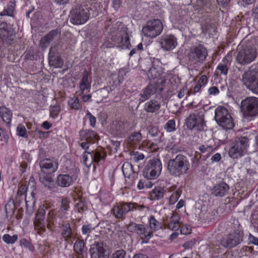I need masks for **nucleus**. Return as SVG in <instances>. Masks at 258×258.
Listing matches in <instances>:
<instances>
[{"instance_id":"f257e3e1","label":"nucleus","mask_w":258,"mask_h":258,"mask_svg":"<svg viewBox=\"0 0 258 258\" xmlns=\"http://www.w3.org/2000/svg\"><path fill=\"white\" fill-rule=\"evenodd\" d=\"M70 201L67 198L61 200L60 205L58 210L53 209L49 211L47 215V227L51 230L52 226L57 224H62L68 218V212L70 209Z\"/></svg>"},{"instance_id":"f03ea898","label":"nucleus","mask_w":258,"mask_h":258,"mask_svg":"<svg viewBox=\"0 0 258 258\" xmlns=\"http://www.w3.org/2000/svg\"><path fill=\"white\" fill-rule=\"evenodd\" d=\"M190 166L187 158L184 155L178 154L175 158L168 160L167 169L170 175L180 177L187 172Z\"/></svg>"},{"instance_id":"7ed1b4c3","label":"nucleus","mask_w":258,"mask_h":258,"mask_svg":"<svg viewBox=\"0 0 258 258\" xmlns=\"http://www.w3.org/2000/svg\"><path fill=\"white\" fill-rule=\"evenodd\" d=\"M130 44L129 37L124 31L118 30L111 32L105 39L104 45L107 48L114 46L127 48Z\"/></svg>"},{"instance_id":"20e7f679","label":"nucleus","mask_w":258,"mask_h":258,"mask_svg":"<svg viewBox=\"0 0 258 258\" xmlns=\"http://www.w3.org/2000/svg\"><path fill=\"white\" fill-rule=\"evenodd\" d=\"M145 208V206L139 205L136 203L121 202L113 206L111 213L116 218L122 220L129 212L136 210L142 211Z\"/></svg>"},{"instance_id":"39448f33","label":"nucleus","mask_w":258,"mask_h":258,"mask_svg":"<svg viewBox=\"0 0 258 258\" xmlns=\"http://www.w3.org/2000/svg\"><path fill=\"white\" fill-rule=\"evenodd\" d=\"M257 55V50L254 46L242 45L237 50L236 62L241 66H245L253 61L256 58Z\"/></svg>"},{"instance_id":"423d86ee","label":"nucleus","mask_w":258,"mask_h":258,"mask_svg":"<svg viewBox=\"0 0 258 258\" xmlns=\"http://www.w3.org/2000/svg\"><path fill=\"white\" fill-rule=\"evenodd\" d=\"M90 7L86 5L77 6L70 15V22L74 25H82L89 19Z\"/></svg>"},{"instance_id":"0eeeda50","label":"nucleus","mask_w":258,"mask_h":258,"mask_svg":"<svg viewBox=\"0 0 258 258\" xmlns=\"http://www.w3.org/2000/svg\"><path fill=\"white\" fill-rule=\"evenodd\" d=\"M249 145V139L247 137L236 138L229 150V156L233 159L243 156L247 153Z\"/></svg>"},{"instance_id":"6e6552de","label":"nucleus","mask_w":258,"mask_h":258,"mask_svg":"<svg viewBox=\"0 0 258 258\" xmlns=\"http://www.w3.org/2000/svg\"><path fill=\"white\" fill-rule=\"evenodd\" d=\"M240 111L245 118L258 115V98L247 97L240 103Z\"/></svg>"},{"instance_id":"1a4fd4ad","label":"nucleus","mask_w":258,"mask_h":258,"mask_svg":"<svg viewBox=\"0 0 258 258\" xmlns=\"http://www.w3.org/2000/svg\"><path fill=\"white\" fill-rule=\"evenodd\" d=\"M127 229L128 231L136 233L141 239V244L148 243L150 239L153 236L152 230L149 226L134 222L130 223Z\"/></svg>"},{"instance_id":"9d476101","label":"nucleus","mask_w":258,"mask_h":258,"mask_svg":"<svg viewBox=\"0 0 258 258\" xmlns=\"http://www.w3.org/2000/svg\"><path fill=\"white\" fill-rule=\"evenodd\" d=\"M241 80L243 84L249 88L254 93L258 95V69L251 66L244 72Z\"/></svg>"},{"instance_id":"9b49d317","label":"nucleus","mask_w":258,"mask_h":258,"mask_svg":"<svg viewBox=\"0 0 258 258\" xmlns=\"http://www.w3.org/2000/svg\"><path fill=\"white\" fill-rule=\"evenodd\" d=\"M215 119L217 123L226 130L232 129L234 123L228 110L224 107L218 106L215 111Z\"/></svg>"},{"instance_id":"f8f14e48","label":"nucleus","mask_w":258,"mask_h":258,"mask_svg":"<svg viewBox=\"0 0 258 258\" xmlns=\"http://www.w3.org/2000/svg\"><path fill=\"white\" fill-rule=\"evenodd\" d=\"M162 169L161 160L154 158L149 160L144 169V176L147 179H154L160 174Z\"/></svg>"},{"instance_id":"ddd939ff","label":"nucleus","mask_w":258,"mask_h":258,"mask_svg":"<svg viewBox=\"0 0 258 258\" xmlns=\"http://www.w3.org/2000/svg\"><path fill=\"white\" fill-rule=\"evenodd\" d=\"M163 29V24L159 19H153L143 26L142 32L145 37L153 38L159 35Z\"/></svg>"},{"instance_id":"4468645a","label":"nucleus","mask_w":258,"mask_h":258,"mask_svg":"<svg viewBox=\"0 0 258 258\" xmlns=\"http://www.w3.org/2000/svg\"><path fill=\"white\" fill-rule=\"evenodd\" d=\"M0 38L5 46H9L15 42L14 30L6 22L0 24Z\"/></svg>"},{"instance_id":"2eb2a0df","label":"nucleus","mask_w":258,"mask_h":258,"mask_svg":"<svg viewBox=\"0 0 258 258\" xmlns=\"http://www.w3.org/2000/svg\"><path fill=\"white\" fill-rule=\"evenodd\" d=\"M208 56L207 48L202 44L191 48L188 54L189 59L196 63H203Z\"/></svg>"},{"instance_id":"dca6fc26","label":"nucleus","mask_w":258,"mask_h":258,"mask_svg":"<svg viewBox=\"0 0 258 258\" xmlns=\"http://www.w3.org/2000/svg\"><path fill=\"white\" fill-rule=\"evenodd\" d=\"M106 245L103 242H95L91 244L90 253L91 258H108L109 252L105 249Z\"/></svg>"},{"instance_id":"f3484780","label":"nucleus","mask_w":258,"mask_h":258,"mask_svg":"<svg viewBox=\"0 0 258 258\" xmlns=\"http://www.w3.org/2000/svg\"><path fill=\"white\" fill-rule=\"evenodd\" d=\"M45 213V210L44 208H39L35 215L34 221V228L37 234L40 235L46 231V224L44 221Z\"/></svg>"},{"instance_id":"a211bd4d","label":"nucleus","mask_w":258,"mask_h":258,"mask_svg":"<svg viewBox=\"0 0 258 258\" xmlns=\"http://www.w3.org/2000/svg\"><path fill=\"white\" fill-rule=\"evenodd\" d=\"M41 171L46 174L55 172L58 169V163L57 159L53 158L42 159L39 161Z\"/></svg>"},{"instance_id":"6ab92c4d","label":"nucleus","mask_w":258,"mask_h":258,"mask_svg":"<svg viewBox=\"0 0 258 258\" xmlns=\"http://www.w3.org/2000/svg\"><path fill=\"white\" fill-rule=\"evenodd\" d=\"M242 241V236L229 233L223 236L220 241L221 245L225 248H232L239 244Z\"/></svg>"},{"instance_id":"aec40b11","label":"nucleus","mask_w":258,"mask_h":258,"mask_svg":"<svg viewBox=\"0 0 258 258\" xmlns=\"http://www.w3.org/2000/svg\"><path fill=\"white\" fill-rule=\"evenodd\" d=\"M77 178V175H70L68 174H60L57 175L56 183L58 186L68 187L72 184L74 180Z\"/></svg>"},{"instance_id":"412c9836","label":"nucleus","mask_w":258,"mask_h":258,"mask_svg":"<svg viewBox=\"0 0 258 258\" xmlns=\"http://www.w3.org/2000/svg\"><path fill=\"white\" fill-rule=\"evenodd\" d=\"M203 124V119L195 114H190L186 120V126L190 130L196 128L197 130H201Z\"/></svg>"},{"instance_id":"4be33fe9","label":"nucleus","mask_w":258,"mask_h":258,"mask_svg":"<svg viewBox=\"0 0 258 258\" xmlns=\"http://www.w3.org/2000/svg\"><path fill=\"white\" fill-rule=\"evenodd\" d=\"M79 136L81 141H89L90 143H94L99 138L97 132L91 130H81Z\"/></svg>"},{"instance_id":"5701e85b","label":"nucleus","mask_w":258,"mask_h":258,"mask_svg":"<svg viewBox=\"0 0 258 258\" xmlns=\"http://www.w3.org/2000/svg\"><path fill=\"white\" fill-rule=\"evenodd\" d=\"M91 78H89V74L87 71H84L82 78L79 83V89L80 95H83L85 91H89L91 86Z\"/></svg>"},{"instance_id":"b1692460","label":"nucleus","mask_w":258,"mask_h":258,"mask_svg":"<svg viewBox=\"0 0 258 258\" xmlns=\"http://www.w3.org/2000/svg\"><path fill=\"white\" fill-rule=\"evenodd\" d=\"M58 33V31L56 29L50 31L47 35L43 37L40 39L39 43L40 47L43 50H45L49 45L50 43L55 39Z\"/></svg>"},{"instance_id":"393cba45","label":"nucleus","mask_w":258,"mask_h":258,"mask_svg":"<svg viewBox=\"0 0 258 258\" xmlns=\"http://www.w3.org/2000/svg\"><path fill=\"white\" fill-rule=\"evenodd\" d=\"M160 44L165 50L169 51L173 49L177 45V39L173 35L167 36L161 39Z\"/></svg>"},{"instance_id":"a878e982","label":"nucleus","mask_w":258,"mask_h":258,"mask_svg":"<svg viewBox=\"0 0 258 258\" xmlns=\"http://www.w3.org/2000/svg\"><path fill=\"white\" fill-rule=\"evenodd\" d=\"M56 49L55 47H51L49 49V63L54 68H60L63 64L61 58L55 55Z\"/></svg>"},{"instance_id":"bb28decb","label":"nucleus","mask_w":258,"mask_h":258,"mask_svg":"<svg viewBox=\"0 0 258 258\" xmlns=\"http://www.w3.org/2000/svg\"><path fill=\"white\" fill-rule=\"evenodd\" d=\"M226 230L229 233L237 234L239 236H243V231L240 224L237 220H234L232 222H228Z\"/></svg>"},{"instance_id":"cd10ccee","label":"nucleus","mask_w":258,"mask_h":258,"mask_svg":"<svg viewBox=\"0 0 258 258\" xmlns=\"http://www.w3.org/2000/svg\"><path fill=\"white\" fill-rule=\"evenodd\" d=\"M92 152L94 155L93 156L94 163L98 165L103 164L107 156V153L105 149L102 148H97L92 150Z\"/></svg>"},{"instance_id":"c85d7f7f","label":"nucleus","mask_w":258,"mask_h":258,"mask_svg":"<svg viewBox=\"0 0 258 258\" xmlns=\"http://www.w3.org/2000/svg\"><path fill=\"white\" fill-rule=\"evenodd\" d=\"M231 60L232 56L229 54H227L223 58L222 62L217 67V70L220 72V74L224 75L227 74Z\"/></svg>"},{"instance_id":"c756f323","label":"nucleus","mask_w":258,"mask_h":258,"mask_svg":"<svg viewBox=\"0 0 258 258\" xmlns=\"http://www.w3.org/2000/svg\"><path fill=\"white\" fill-rule=\"evenodd\" d=\"M229 187L224 182H220L213 187L212 194L216 197H223L228 191Z\"/></svg>"},{"instance_id":"7c9ffc66","label":"nucleus","mask_w":258,"mask_h":258,"mask_svg":"<svg viewBox=\"0 0 258 258\" xmlns=\"http://www.w3.org/2000/svg\"><path fill=\"white\" fill-rule=\"evenodd\" d=\"M156 92V88L155 85L153 84L148 85L141 93L139 101L140 102H144L155 94Z\"/></svg>"},{"instance_id":"2f4dec72","label":"nucleus","mask_w":258,"mask_h":258,"mask_svg":"<svg viewBox=\"0 0 258 258\" xmlns=\"http://www.w3.org/2000/svg\"><path fill=\"white\" fill-rule=\"evenodd\" d=\"M161 107L159 101L152 99L146 103L144 105V109L147 112L155 113L158 111Z\"/></svg>"},{"instance_id":"473e14b6","label":"nucleus","mask_w":258,"mask_h":258,"mask_svg":"<svg viewBox=\"0 0 258 258\" xmlns=\"http://www.w3.org/2000/svg\"><path fill=\"white\" fill-rule=\"evenodd\" d=\"M122 171L125 178L134 180L136 173L134 171L132 165L129 162H125L122 166Z\"/></svg>"},{"instance_id":"72a5a7b5","label":"nucleus","mask_w":258,"mask_h":258,"mask_svg":"<svg viewBox=\"0 0 258 258\" xmlns=\"http://www.w3.org/2000/svg\"><path fill=\"white\" fill-rule=\"evenodd\" d=\"M0 116L3 121L7 124L10 123L12 117V112L8 108L5 106L0 107Z\"/></svg>"},{"instance_id":"f704fd0d","label":"nucleus","mask_w":258,"mask_h":258,"mask_svg":"<svg viewBox=\"0 0 258 258\" xmlns=\"http://www.w3.org/2000/svg\"><path fill=\"white\" fill-rule=\"evenodd\" d=\"M39 180L45 187L50 189H52L55 187L53 178L48 174L41 175Z\"/></svg>"},{"instance_id":"c9c22d12","label":"nucleus","mask_w":258,"mask_h":258,"mask_svg":"<svg viewBox=\"0 0 258 258\" xmlns=\"http://www.w3.org/2000/svg\"><path fill=\"white\" fill-rule=\"evenodd\" d=\"M199 150L201 153L206 158L209 157L211 154L214 151L213 146L212 145L205 144L201 145L199 147Z\"/></svg>"},{"instance_id":"e433bc0d","label":"nucleus","mask_w":258,"mask_h":258,"mask_svg":"<svg viewBox=\"0 0 258 258\" xmlns=\"http://www.w3.org/2000/svg\"><path fill=\"white\" fill-rule=\"evenodd\" d=\"M68 103L69 106L72 109L79 110L82 108V105L79 101V98L75 95L70 98Z\"/></svg>"},{"instance_id":"4c0bfd02","label":"nucleus","mask_w":258,"mask_h":258,"mask_svg":"<svg viewBox=\"0 0 258 258\" xmlns=\"http://www.w3.org/2000/svg\"><path fill=\"white\" fill-rule=\"evenodd\" d=\"M93 153L91 152L85 151L83 153V160L85 165L90 167L92 164L94 163V159L93 158Z\"/></svg>"},{"instance_id":"58836bf2","label":"nucleus","mask_w":258,"mask_h":258,"mask_svg":"<svg viewBox=\"0 0 258 258\" xmlns=\"http://www.w3.org/2000/svg\"><path fill=\"white\" fill-rule=\"evenodd\" d=\"M164 190L163 188L158 187L153 189L151 193L150 199L151 200H158L164 196Z\"/></svg>"},{"instance_id":"ea45409f","label":"nucleus","mask_w":258,"mask_h":258,"mask_svg":"<svg viewBox=\"0 0 258 258\" xmlns=\"http://www.w3.org/2000/svg\"><path fill=\"white\" fill-rule=\"evenodd\" d=\"M60 225H62V236L68 239L71 237L72 234V229L69 223L63 224V223Z\"/></svg>"},{"instance_id":"a19ab883","label":"nucleus","mask_w":258,"mask_h":258,"mask_svg":"<svg viewBox=\"0 0 258 258\" xmlns=\"http://www.w3.org/2000/svg\"><path fill=\"white\" fill-rule=\"evenodd\" d=\"M162 75V71L160 68H155L154 67H152L149 71L148 75L149 77H151V79H154L157 78Z\"/></svg>"},{"instance_id":"79ce46f5","label":"nucleus","mask_w":258,"mask_h":258,"mask_svg":"<svg viewBox=\"0 0 258 258\" xmlns=\"http://www.w3.org/2000/svg\"><path fill=\"white\" fill-rule=\"evenodd\" d=\"M149 228L152 230L153 233L157 231L160 227V223L156 220L153 216H150L149 219Z\"/></svg>"},{"instance_id":"37998d69","label":"nucleus","mask_w":258,"mask_h":258,"mask_svg":"<svg viewBox=\"0 0 258 258\" xmlns=\"http://www.w3.org/2000/svg\"><path fill=\"white\" fill-rule=\"evenodd\" d=\"M142 139L141 134L139 132H136L128 137V142L132 144H135L141 141Z\"/></svg>"},{"instance_id":"c03bdc74","label":"nucleus","mask_w":258,"mask_h":258,"mask_svg":"<svg viewBox=\"0 0 258 258\" xmlns=\"http://www.w3.org/2000/svg\"><path fill=\"white\" fill-rule=\"evenodd\" d=\"M166 149L168 152L173 154L180 151V148L173 141H169L167 144Z\"/></svg>"},{"instance_id":"a18cd8bd","label":"nucleus","mask_w":258,"mask_h":258,"mask_svg":"<svg viewBox=\"0 0 258 258\" xmlns=\"http://www.w3.org/2000/svg\"><path fill=\"white\" fill-rule=\"evenodd\" d=\"M3 240L7 244H13L18 239V235H14L12 236L9 234H5L3 236Z\"/></svg>"},{"instance_id":"49530a36","label":"nucleus","mask_w":258,"mask_h":258,"mask_svg":"<svg viewBox=\"0 0 258 258\" xmlns=\"http://www.w3.org/2000/svg\"><path fill=\"white\" fill-rule=\"evenodd\" d=\"M85 246V243L83 240L77 241L74 245V250L79 254H82Z\"/></svg>"},{"instance_id":"de8ad7c7","label":"nucleus","mask_w":258,"mask_h":258,"mask_svg":"<svg viewBox=\"0 0 258 258\" xmlns=\"http://www.w3.org/2000/svg\"><path fill=\"white\" fill-rule=\"evenodd\" d=\"M165 130L167 132H172L175 131V122L173 119L168 120L165 124L164 126Z\"/></svg>"},{"instance_id":"09e8293b","label":"nucleus","mask_w":258,"mask_h":258,"mask_svg":"<svg viewBox=\"0 0 258 258\" xmlns=\"http://www.w3.org/2000/svg\"><path fill=\"white\" fill-rule=\"evenodd\" d=\"M181 191L180 190H177L174 192L169 198V204L171 205L174 204L179 199Z\"/></svg>"},{"instance_id":"8fccbe9b","label":"nucleus","mask_w":258,"mask_h":258,"mask_svg":"<svg viewBox=\"0 0 258 258\" xmlns=\"http://www.w3.org/2000/svg\"><path fill=\"white\" fill-rule=\"evenodd\" d=\"M17 135L19 136L27 138V130L25 127L22 124H19L17 128Z\"/></svg>"},{"instance_id":"3c124183","label":"nucleus","mask_w":258,"mask_h":258,"mask_svg":"<svg viewBox=\"0 0 258 258\" xmlns=\"http://www.w3.org/2000/svg\"><path fill=\"white\" fill-rule=\"evenodd\" d=\"M76 208L79 213H83L87 210L86 203L83 201H80L76 204Z\"/></svg>"},{"instance_id":"603ef678","label":"nucleus","mask_w":258,"mask_h":258,"mask_svg":"<svg viewBox=\"0 0 258 258\" xmlns=\"http://www.w3.org/2000/svg\"><path fill=\"white\" fill-rule=\"evenodd\" d=\"M20 244L21 246H24L29 249L30 251L34 250V247L31 243L26 239L23 238L20 241Z\"/></svg>"},{"instance_id":"864d4df0","label":"nucleus","mask_w":258,"mask_h":258,"mask_svg":"<svg viewBox=\"0 0 258 258\" xmlns=\"http://www.w3.org/2000/svg\"><path fill=\"white\" fill-rule=\"evenodd\" d=\"M126 252L123 249H119L114 252L111 258H125Z\"/></svg>"},{"instance_id":"5fc2aeb1","label":"nucleus","mask_w":258,"mask_h":258,"mask_svg":"<svg viewBox=\"0 0 258 258\" xmlns=\"http://www.w3.org/2000/svg\"><path fill=\"white\" fill-rule=\"evenodd\" d=\"M60 106L58 105L51 106L50 109V115L53 117L57 116L60 111Z\"/></svg>"},{"instance_id":"6e6d98bb","label":"nucleus","mask_w":258,"mask_h":258,"mask_svg":"<svg viewBox=\"0 0 258 258\" xmlns=\"http://www.w3.org/2000/svg\"><path fill=\"white\" fill-rule=\"evenodd\" d=\"M86 116L88 117L90 125L92 127H94L95 126L96 122V117L93 116L89 111H87Z\"/></svg>"},{"instance_id":"4d7b16f0","label":"nucleus","mask_w":258,"mask_h":258,"mask_svg":"<svg viewBox=\"0 0 258 258\" xmlns=\"http://www.w3.org/2000/svg\"><path fill=\"white\" fill-rule=\"evenodd\" d=\"M167 228L169 229L172 230V231H177L180 228V224L176 223H172V222H169L167 225Z\"/></svg>"},{"instance_id":"13d9d810","label":"nucleus","mask_w":258,"mask_h":258,"mask_svg":"<svg viewBox=\"0 0 258 258\" xmlns=\"http://www.w3.org/2000/svg\"><path fill=\"white\" fill-rule=\"evenodd\" d=\"M187 94V95H189L190 94L189 91H187V87H183L178 92V97L180 99L182 98L185 94Z\"/></svg>"},{"instance_id":"bf43d9fd","label":"nucleus","mask_w":258,"mask_h":258,"mask_svg":"<svg viewBox=\"0 0 258 258\" xmlns=\"http://www.w3.org/2000/svg\"><path fill=\"white\" fill-rule=\"evenodd\" d=\"M14 8L12 7L8 10H4L0 13L1 16H12L13 14Z\"/></svg>"},{"instance_id":"052dcab7","label":"nucleus","mask_w":258,"mask_h":258,"mask_svg":"<svg viewBox=\"0 0 258 258\" xmlns=\"http://www.w3.org/2000/svg\"><path fill=\"white\" fill-rule=\"evenodd\" d=\"M180 218L179 216L177 213H173L172 216L170 218V222L180 224Z\"/></svg>"},{"instance_id":"680f3d73","label":"nucleus","mask_w":258,"mask_h":258,"mask_svg":"<svg viewBox=\"0 0 258 258\" xmlns=\"http://www.w3.org/2000/svg\"><path fill=\"white\" fill-rule=\"evenodd\" d=\"M208 82V78L206 75L202 76L198 82V83L200 85H201L202 87H204Z\"/></svg>"},{"instance_id":"e2e57ef3","label":"nucleus","mask_w":258,"mask_h":258,"mask_svg":"<svg viewBox=\"0 0 258 258\" xmlns=\"http://www.w3.org/2000/svg\"><path fill=\"white\" fill-rule=\"evenodd\" d=\"M109 92V88L107 87L103 88L99 90L100 94L104 98L107 97Z\"/></svg>"},{"instance_id":"0e129e2a","label":"nucleus","mask_w":258,"mask_h":258,"mask_svg":"<svg viewBox=\"0 0 258 258\" xmlns=\"http://www.w3.org/2000/svg\"><path fill=\"white\" fill-rule=\"evenodd\" d=\"M208 93L209 95H215L219 93V90L216 86H213L209 89Z\"/></svg>"},{"instance_id":"69168bd1","label":"nucleus","mask_w":258,"mask_h":258,"mask_svg":"<svg viewBox=\"0 0 258 258\" xmlns=\"http://www.w3.org/2000/svg\"><path fill=\"white\" fill-rule=\"evenodd\" d=\"M252 16L254 19V21L258 23V6L256 5L252 9Z\"/></svg>"},{"instance_id":"338daca9","label":"nucleus","mask_w":258,"mask_h":258,"mask_svg":"<svg viewBox=\"0 0 258 258\" xmlns=\"http://www.w3.org/2000/svg\"><path fill=\"white\" fill-rule=\"evenodd\" d=\"M203 87L201 85L199 84L198 83L196 85L194 88L193 90H190L189 91L190 94L194 95L196 93L199 92L200 91L201 89Z\"/></svg>"},{"instance_id":"774afa93","label":"nucleus","mask_w":258,"mask_h":258,"mask_svg":"<svg viewBox=\"0 0 258 258\" xmlns=\"http://www.w3.org/2000/svg\"><path fill=\"white\" fill-rule=\"evenodd\" d=\"M26 192V186L24 185H21L17 191V195L22 196L25 194Z\"/></svg>"}]
</instances>
